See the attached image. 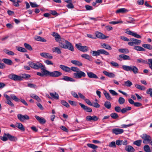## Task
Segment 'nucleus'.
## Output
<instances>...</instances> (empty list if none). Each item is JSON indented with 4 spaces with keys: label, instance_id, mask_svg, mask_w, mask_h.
I'll return each instance as SVG.
<instances>
[{
    "label": "nucleus",
    "instance_id": "1",
    "mask_svg": "<svg viewBox=\"0 0 152 152\" xmlns=\"http://www.w3.org/2000/svg\"><path fill=\"white\" fill-rule=\"evenodd\" d=\"M131 42L128 43V44L130 46H134V49L138 51H145V49L140 46H135L139 45L141 42L140 40L132 38L130 39Z\"/></svg>",
    "mask_w": 152,
    "mask_h": 152
},
{
    "label": "nucleus",
    "instance_id": "2",
    "mask_svg": "<svg viewBox=\"0 0 152 152\" xmlns=\"http://www.w3.org/2000/svg\"><path fill=\"white\" fill-rule=\"evenodd\" d=\"M28 64L32 68L35 69H40L45 68V66L39 61L34 62L33 61L28 62Z\"/></svg>",
    "mask_w": 152,
    "mask_h": 152
},
{
    "label": "nucleus",
    "instance_id": "3",
    "mask_svg": "<svg viewBox=\"0 0 152 152\" xmlns=\"http://www.w3.org/2000/svg\"><path fill=\"white\" fill-rule=\"evenodd\" d=\"M64 43L65 44L60 43L59 45L60 47L64 49H68L70 50L72 52L74 51V48L71 43L66 40H64Z\"/></svg>",
    "mask_w": 152,
    "mask_h": 152
},
{
    "label": "nucleus",
    "instance_id": "4",
    "mask_svg": "<svg viewBox=\"0 0 152 152\" xmlns=\"http://www.w3.org/2000/svg\"><path fill=\"white\" fill-rule=\"evenodd\" d=\"M91 53H92V55L93 56H99L100 54L106 56H109L110 54L108 52L104 49H99L97 51L91 50Z\"/></svg>",
    "mask_w": 152,
    "mask_h": 152
},
{
    "label": "nucleus",
    "instance_id": "5",
    "mask_svg": "<svg viewBox=\"0 0 152 152\" xmlns=\"http://www.w3.org/2000/svg\"><path fill=\"white\" fill-rule=\"evenodd\" d=\"M8 78L15 81H21L23 80V77L22 76L18 75L13 73H11L9 75Z\"/></svg>",
    "mask_w": 152,
    "mask_h": 152
},
{
    "label": "nucleus",
    "instance_id": "6",
    "mask_svg": "<svg viewBox=\"0 0 152 152\" xmlns=\"http://www.w3.org/2000/svg\"><path fill=\"white\" fill-rule=\"evenodd\" d=\"M47 76L54 77H58L62 75V73L58 71H55L52 72L47 70Z\"/></svg>",
    "mask_w": 152,
    "mask_h": 152
},
{
    "label": "nucleus",
    "instance_id": "7",
    "mask_svg": "<svg viewBox=\"0 0 152 152\" xmlns=\"http://www.w3.org/2000/svg\"><path fill=\"white\" fill-rule=\"evenodd\" d=\"M74 77L76 79L81 78L82 77H84L86 76V74L83 72L79 70L76 72L73 73Z\"/></svg>",
    "mask_w": 152,
    "mask_h": 152
},
{
    "label": "nucleus",
    "instance_id": "8",
    "mask_svg": "<svg viewBox=\"0 0 152 152\" xmlns=\"http://www.w3.org/2000/svg\"><path fill=\"white\" fill-rule=\"evenodd\" d=\"M141 137L143 139V143L144 144L148 143L151 139V137L149 135L145 134H142Z\"/></svg>",
    "mask_w": 152,
    "mask_h": 152
},
{
    "label": "nucleus",
    "instance_id": "9",
    "mask_svg": "<svg viewBox=\"0 0 152 152\" xmlns=\"http://www.w3.org/2000/svg\"><path fill=\"white\" fill-rule=\"evenodd\" d=\"M75 46L78 50L82 52H86L88 50V47L85 46H82L80 43L76 44Z\"/></svg>",
    "mask_w": 152,
    "mask_h": 152
},
{
    "label": "nucleus",
    "instance_id": "10",
    "mask_svg": "<svg viewBox=\"0 0 152 152\" xmlns=\"http://www.w3.org/2000/svg\"><path fill=\"white\" fill-rule=\"evenodd\" d=\"M18 119L21 122H24L25 120L29 119V117L27 115H23L21 114H19L17 115Z\"/></svg>",
    "mask_w": 152,
    "mask_h": 152
},
{
    "label": "nucleus",
    "instance_id": "11",
    "mask_svg": "<svg viewBox=\"0 0 152 152\" xmlns=\"http://www.w3.org/2000/svg\"><path fill=\"white\" fill-rule=\"evenodd\" d=\"M95 34L96 35L95 37L101 39H104L109 38V37L106 36L102 33L98 31L95 32Z\"/></svg>",
    "mask_w": 152,
    "mask_h": 152
},
{
    "label": "nucleus",
    "instance_id": "12",
    "mask_svg": "<svg viewBox=\"0 0 152 152\" xmlns=\"http://www.w3.org/2000/svg\"><path fill=\"white\" fill-rule=\"evenodd\" d=\"M41 70L42 73L37 72V75L41 77L47 76V70L45 69V68H42Z\"/></svg>",
    "mask_w": 152,
    "mask_h": 152
},
{
    "label": "nucleus",
    "instance_id": "13",
    "mask_svg": "<svg viewBox=\"0 0 152 152\" xmlns=\"http://www.w3.org/2000/svg\"><path fill=\"white\" fill-rule=\"evenodd\" d=\"M126 33L129 35H131L137 38H141V37L140 35L130 30H127Z\"/></svg>",
    "mask_w": 152,
    "mask_h": 152
},
{
    "label": "nucleus",
    "instance_id": "14",
    "mask_svg": "<svg viewBox=\"0 0 152 152\" xmlns=\"http://www.w3.org/2000/svg\"><path fill=\"white\" fill-rule=\"evenodd\" d=\"M124 130L121 129L115 128L112 130V133L116 135L121 134L124 132Z\"/></svg>",
    "mask_w": 152,
    "mask_h": 152
},
{
    "label": "nucleus",
    "instance_id": "15",
    "mask_svg": "<svg viewBox=\"0 0 152 152\" xmlns=\"http://www.w3.org/2000/svg\"><path fill=\"white\" fill-rule=\"evenodd\" d=\"M99 118L95 115H94L91 116L90 115H88L86 117V120L88 121H96L98 120Z\"/></svg>",
    "mask_w": 152,
    "mask_h": 152
},
{
    "label": "nucleus",
    "instance_id": "16",
    "mask_svg": "<svg viewBox=\"0 0 152 152\" xmlns=\"http://www.w3.org/2000/svg\"><path fill=\"white\" fill-rule=\"evenodd\" d=\"M40 55L45 58L52 59L53 56L50 53L43 52L40 53Z\"/></svg>",
    "mask_w": 152,
    "mask_h": 152
},
{
    "label": "nucleus",
    "instance_id": "17",
    "mask_svg": "<svg viewBox=\"0 0 152 152\" xmlns=\"http://www.w3.org/2000/svg\"><path fill=\"white\" fill-rule=\"evenodd\" d=\"M119 58L118 59L120 61L122 60L121 59H122L124 60H130L131 59L130 57L129 56L124 54L120 55L119 56Z\"/></svg>",
    "mask_w": 152,
    "mask_h": 152
},
{
    "label": "nucleus",
    "instance_id": "18",
    "mask_svg": "<svg viewBox=\"0 0 152 152\" xmlns=\"http://www.w3.org/2000/svg\"><path fill=\"white\" fill-rule=\"evenodd\" d=\"M52 35L53 37H54L55 40L56 42H59L60 43H61V37L58 34L55 32H53Z\"/></svg>",
    "mask_w": 152,
    "mask_h": 152
},
{
    "label": "nucleus",
    "instance_id": "19",
    "mask_svg": "<svg viewBox=\"0 0 152 152\" xmlns=\"http://www.w3.org/2000/svg\"><path fill=\"white\" fill-rule=\"evenodd\" d=\"M79 104L84 110H86L87 112H91L92 111V110L91 108L88 107L81 103H79Z\"/></svg>",
    "mask_w": 152,
    "mask_h": 152
},
{
    "label": "nucleus",
    "instance_id": "20",
    "mask_svg": "<svg viewBox=\"0 0 152 152\" xmlns=\"http://www.w3.org/2000/svg\"><path fill=\"white\" fill-rule=\"evenodd\" d=\"M125 150L128 152H134L135 149L132 146L128 145L125 147Z\"/></svg>",
    "mask_w": 152,
    "mask_h": 152
},
{
    "label": "nucleus",
    "instance_id": "21",
    "mask_svg": "<svg viewBox=\"0 0 152 152\" xmlns=\"http://www.w3.org/2000/svg\"><path fill=\"white\" fill-rule=\"evenodd\" d=\"M59 67L63 71L66 72L70 73V68L69 67L63 65H60Z\"/></svg>",
    "mask_w": 152,
    "mask_h": 152
},
{
    "label": "nucleus",
    "instance_id": "22",
    "mask_svg": "<svg viewBox=\"0 0 152 152\" xmlns=\"http://www.w3.org/2000/svg\"><path fill=\"white\" fill-rule=\"evenodd\" d=\"M103 73L106 76L111 78L114 77L115 76V75L112 72H109L106 71H103Z\"/></svg>",
    "mask_w": 152,
    "mask_h": 152
},
{
    "label": "nucleus",
    "instance_id": "23",
    "mask_svg": "<svg viewBox=\"0 0 152 152\" xmlns=\"http://www.w3.org/2000/svg\"><path fill=\"white\" fill-rule=\"evenodd\" d=\"M53 53H55L58 54L61 53V51L60 48L58 47H54L52 49Z\"/></svg>",
    "mask_w": 152,
    "mask_h": 152
},
{
    "label": "nucleus",
    "instance_id": "24",
    "mask_svg": "<svg viewBox=\"0 0 152 152\" xmlns=\"http://www.w3.org/2000/svg\"><path fill=\"white\" fill-rule=\"evenodd\" d=\"M87 73L88 77L90 78H93L95 79L98 78V76L92 72H87Z\"/></svg>",
    "mask_w": 152,
    "mask_h": 152
},
{
    "label": "nucleus",
    "instance_id": "25",
    "mask_svg": "<svg viewBox=\"0 0 152 152\" xmlns=\"http://www.w3.org/2000/svg\"><path fill=\"white\" fill-rule=\"evenodd\" d=\"M138 69L137 67L134 66H131L130 72H132L134 74L138 73Z\"/></svg>",
    "mask_w": 152,
    "mask_h": 152
},
{
    "label": "nucleus",
    "instance_id": "26",
    "mask_svg": "<svg viewBox=\"0 0 152 152\" xmlns=\"http://www.w3.org/2000/svg\"><path fill=\"white\" fill-rule=\"evenodd\" d=\"M35 118L41 124H44L46 122L45 119L42 117H39L37 115H35Z\"/></svg>",
    "mask_w": 152,
    "mask_h": 152
},
{
    "label": "nucleus",
    "instance_id": "27",
    "mask_svg": "<svg viewBox=\"0 0 152 152\" xmlns=\"http://www.w3.org/2000/svg\"><path fill=\"white\" fill-rule=\"evenodd\" d=\"M50 95L51 97V99H58L59 96L58 94L56 93H50Z\"/></svg>",
    "mask_w": 152,
    "mask_h": 152
},
{
    "label": "nucleus",
    "instance_id": "28",
    "mask_svg": "<svg viewBox=\"0 0 152 152\" xmlns=\"http://www.w3.org/2000/svg\"><path fill=\"white\" fill-rule=\"evenodd\" d=\"M16 126L22 131H24L25 128L23 124L20 123H16Z\"/></svg>",
    "mask_w": 152,
    "mask_h": 152
},
{
    "label": "nucleus",
    "instance_id": "29",
    "mask_svg": "<svg viewBox=\"0 0 152 152\" xmlns=\"http://www.w3.org/2000/svg\"><path fill=\"white\" fill-rule=\"evenodd\" d=\"M34 39L38 41L44 42H45L47 41L45 39L43 38H42L40 36H35V37H34Z\"/></svg>",
    "mask_w": 152,
    "mask_h": 152
},
{
    "label": "nucleus",
    "instance_id": "30",
    "mask_svg": "<svg viewBox=\"0 0 152 152\" xmlns=\"http://www.w3.org/2000/svg\"><path fill=\"white\" fill-rule=\"evenodd\" d=\"M62 80L66 81L74 82L75 80L72 78L67 76H64Z\"/></svg>",
    "mask_w": 152,
    "mask_h": 152
},
{
    "label": "nucleus",
    "instance_id": "31",
    "mask_svg": "<svg viewBox=\"0 0 152 152\" xmlns=\"http://www.w3.org/2000/svg\"><path fill=\"white\" fill-rule=\"evenodd\" d=\"M118 50L121 53L124 54H127L129 52V49L126 48L119 49Z\"/></svg>",
    "mask_w": 152,
    "mask_h": 152
},
{
    "label": "nucleus",
    "instance_id": "32",
    "mask_svg": "<svg viewBox=\"0 0 152 152\" xmlns=\"http://www.w3.org/2000/svg\"><path fill=\"white\" fill-rule=\"evenodd\" d=\"M2 61L7 64L10 65L12 64V61L10 59L7 58H4L2 59Z\"/></svg>",
    "mask_w": 152,
    "mask_h": 152
},
{
    "label": "nucleus",
    "instance_id": "33",
    "mask_svg": "<svg viewBox=\"0 0 152 152\" xmlns=\"http://www.w3.org/2000/svg\"><path fill=\"white\" fill-rule=\"evenodd\" d=\"M30 95L31 97L35 99L38 102L41 101V100L39 97L36 94H30Z\"/></svg>",
    "mask_w": 152,
    "mask_h": 152
},
{
    "label": "nucleus",
    "instance_id": "34",
    "mask_svg": "<svg viewBox=\"0 0 152 152\" xmlns=\"http://www.w3.org/2000/svg\"><path fill=\"white\" fill-rule=\"evenodd\" d=\"M103 93L105 98L108 100H111L112 99V98L110 94L106 91L104 90Z\"/></svg>",
    "mask_w": 152,
    "mask_h": 152
},
{
    "label": "nucleus",
    "instance_id": "35",
    "mask_svg": "<svg viewBox=\"0 0 152 152\" xmlns=\"http://www.w3.org/2000/svg\"><path fill=\"white\" fill-rule=\"evenodd\" d=\"M9 133H4L3 137H1L0 139L3 141H7L8 139Z\"/></svg>",
    "mask_w": 152,
    "mask_h": 152
},
{
    "label": "nucleus",
    "instance_id": "36",
    "mask_svg": "<svg viewBox=\"0 0 152 152\" xmlns=\"http://www.w3.org/2000/svg\"><path fill=\"white\" fill-rule=\"evenodd\" d=\"M71 62L73 64L78 66H82V64L80 61H78L72 60Z\"/></svg>",
    "mask_w": 152,
    "mask_h": 152
},
{
    "label": "nucleus",
    "instance_id": "37",
    "mask_svg": "<svg viewBox=\"0 0 152 152\" xmlns=\"http://www.w3.org/2000/svg\"><path fill=\"white\" fill-rule=\"evenodd\" d=\"M102 48L107 50H111L112 49V48L110 45L106 43H104L102 44Z\"/></svg>",
    "mask_w": 152,
    "mask_h": 152
},
{
    "label": "nucleus",
    "instance_id": "38",
    "mask_svg": "<svg viewBox=\"0 0 152 152\" xmlns=\"http://www.w3.org/2000/svg\"><path fill=\"white\" fill-rule=\"evenodd\" d=\"M128 10L124 8H120L116 11V13H125Z\"/></svg>",
    "mask_w": 152,
    "mask_h": 152
},
{
    "label": "nucleus",
    "instance_id": "39",
    "mask_svg": "<svg viewBox=\"0 0 152 152\" xmlns=\"http://www.w3.org/2000/svg\"><path fill=\"white\" fill-rule=\"evenodd\" d=\"M16 48L20 52L24 53L27 52L26 50L23 48L20 47H16Z\"/></svg>",
    "mask_w": 152,
    "mask_h": 152
},
{
    "label": "nucleus",
    "instance_id": "40",
    "mask_svg": "<svg viewBox=\"0 0 152 152\" xmlns=\"http://www.w3.org/2000/svg\"><path fill=\"white\" fill-rule=\"evenodd\" d=\"M135 86L137 88L141 90H145L146 88L145 87L140 86L137 84L135 85Z\"/></svg>",
    "mask_w": 152,
    "mask_h": 152
},
{
    "label": "nucleus",
    "instance_id": "41",
    "mask_svg": "<svg viewBox=\"0 0 152 152\" xmlns=\"http://www.w3.org/2000/svg\"><path fill=\"white\" fill-rule=\"evenodd\" d=\"M110 116L113 119H117L119 117L118 114L115 113H113L110 114Z\"/></svg>",
    "mask_w": 152,
    "mask_h": 152
},
{
    "label": "nucleus",
    "instance_id": "42",
    "mask_svg": "<svg viewBox=\"0 0 152 152\" xmlns=\"http://www.w3.org/2000/svg\"><path fill=\"white\" fill-rule=\"evenodd\" d=\"M8 139L11 141H16L17 140V139L15 137L12 136L9 133Z\"/></svg>",
    "mask_w": 152,
    "mask_h": 152
},
{
    "label": "nucleus",
    "instance_id": "43",
    "mask_svg": "<svg viewBox=\"0 0 152 152\" xmlns=\"http://www.w3.org/2000/svg\"><path fill=\"white\" fill-rule=\"evenodd\" d=\"M142 46L143 47L149 50L152 49V46L151 45L148 44H143L142 45Z\"/></svg>",
    "mask_w": 152,
    "mask_h": 152
},
{
    "label": "nucleus",
    "instance_id": "44",
    "mask_svg": "<svg viewBox=\"0 0 152 152\" xmlns=\"http://www.w3.org/2000/svg\"><path fill=\"white\" fill-rule=\"evenodd\" d=\"M143 149L145 152H151L150 147L148 145H146L144 146Z\"/></svg>",
    "mask_w": 152,
    "mask_h": 152
},
{
    "label": "nucleus",
    "instance_id": "45",
    "mask_svg": "<svg viewBox=\"0 0 152 152\" xmlns=\"http://www.w3.org/2000/svg\"><path fill=\"white\" fill-rule=\"evenodd\" d=\"M24 46L26 49L29 50L31 51L32 50V48L31 45L28 43H24Z\"/></svg>",
    "mask_w": 152,
    "mask_h": 152
},
{
    "label": "nucleus",
    "instance_id": "46",
    "mask_svg": "<svg viewBox=\"0 0 152 152\" xmlns=\"http://www.w3.org/2000/svg\"><path fill=\"white\" fill-rule=\"evenodd\" d=\"M87 146L91 148L94 149H95L98 148V147L94 144L90 143H88Z\"/></svg>",
    "mask_w": 152,
    "mask_h": 152
},
{
    "label": "nucleus",
    "instance_id": "47",
    "mask_svg": "<svg viewBox=\"0 0 152 152\" xmlns=\"http://www.w3.org/2000/svg\"><path fill=\"white\" fill-rule=\"evenodd\" d=\"M105 107L108 109H110L111 107L110 102L108 101H106L104 104Z\"/></svg>",
    "mask_w": 152,
    "mask_h": 152
},
{
    "label": "nucleus",
    "instance_id": "48",
    "mask_svg": "<svg viewBox=\"0 0 152 152\" xmlns=\"http://www.w3.org/2000/svg\"><path fill=\"white\" fill-rule=\"evenodd\" d=\"M134 21V19L132 18L129 17L128 20H126V22H123L124 23H133Z\"/></svg>",
    "mask_w": 152,
    "mask_h": 152
},
{
    "label": "nucleus",
    "instance_id": "49",
    "mask_svg": "<svg viewBox=\"0 0 152 152\" xmlns=\"http://www.w3.org/2000/svg\"><path fill=\"white\" fill-rule=\"evenodd\" d=\"M142 141L141 140H137L133 142V144L138 146H140L141 145Z\"/></svg>",
    "mask_w": 152,
    "mask_h": 152
},
{
    "label": "nucleus",
    "instance_id": "50",
    "mask_svg": "<svg viewBox=\"0 0 152 152\" xmlns=\"http://www.w3.org/2000/svg\"><path fill=\"white\" fill-rule=\"evenodd\" d=\"M4 52L6 54L10 56H14L15 54V53L13 52L8 50H5Z\"/></svg>",
    "mask_w": 152,
    "mask_h": 152
},
{
    "label": "nucleus",
    "instance_id": "51",
    "mask_svg": "<svg viewBox=\"0 0 152 152\" xmlns=\"http://www.w3.org/2000/svg\"><path fill=\"white\" fill-rule=\"evenodd\" d=\"M131 66H128L127 65H123L122 66V68L124 70L128 71L130 70Z\"/></svg>",
    "mask_w": 152,
    "mask_h": 152
},
{
    "label": "nucleus",
    "instance_id": "52",
    "mask_svg": "<svg viewBox=\"0 0 152 152\" xmlns=\"http://www.w3.org/2000/svg\"><path fill=\"white\" fill-rule=\"evenodd\" d=\"M13 5L15 7H18L19 6V3H20V0H17L15 1V0H14V1L12 2Z\"/></svg>",
    "mask_w": 152,
    "mask_h": 152
},
{
    "label": "nucleus",
    "instance_id": "53",
    "mask_svg": "<svg viewBox=\"0 0 152 152\" xmlns=\"http://www.w3.org/2000/svg\"><path fill=\"white\" fill-rule=\"evenodd\" d=\"M125 102V100L123 98L120 97L119 98L118 102L120 104H124V103Z\"/></svg>",
    "mask_w": 152,
    "mask_h": 152
},
{
    "label": "nucleus",
    "instance_id": "54",
    "mask_svg": "<svg viewBox=\"0 0 152 152\" xmlns=\"http://www.w3.org/2000/svg\"><path fill=\"white\" fill-rule=\"evenodd\" d=\"M136 62L137 63H140L142 64H146L147 61L142 59L139 58L137 60Z\"/></svg>",
    "mask_w": 152,
    "mask_h": 152
},
{
    "label": "nucleus",
    "instance_id": "55",
    "mask_svg": "<svg viewBox=\"0 0 152 152\" xmlns=\"http://www.w3.org/2000/svg\"><path fill=\"white\" fill-rule=\"evenodd\" d=\"M81 56L82 58H84L90 61L91 60V57L88 54H82L81 55Z\"/></svg>",
    "mask_w": 152,
    "mask_h": 152
},
{
    "label": "nucleus",
    "instance_id": "56",
    "mask_svg": "<svg viewBox=\"0 0 152 152\" xmlns=\"http://www.w3.org/2000/svg\"><path fill=\"white\" fill-rule=\"evenodd\" d=\"M121 23H123V22L122 20H118V21H112L111 22H109V23L110 24H113V25L116 24H117Z\"/></svg>",
    "mask_w": 152,
    "mask_h": 152
},
{
    "label": "nucleus",
    "instance_id": "57",
    "mask_svg": "<svg viewBox=\"0 0 152 152\" xmlns=\"http://www.w3.org/2000/svg\"><path fill=\"white\" fill-rule=\"evenodd\" d=\"M111 148H116V146L115 142L114 141L111 142L108 145Z\"/></svg>",
    "mask_w": 152,
    "mask_h": 152
},
{
    "label": "nucleus",
    "instance_id": "58",
    "mask_svg": "<svg viewBox=\"0 0 152 152\" xmlns=\"http://www.w3.org/2000/svg\"><path fill=\"white\" fill-rule=\"evenodd\" d=\"M61 104L64 105V106L66 107H69V104L66 101L64 100H62L61 102Z\"/></svg>",
    "mask_w": 152,
    "mask_h": 152
},
{
    "label": "nucleus",
    "instance_id": "59",
    "mask_svg": "<svg viewBox=\"0 0 152 152\" xmlns=\"http://www.w3.org/2000/svg\"><path fill=\"white\" fill-rule=\"evenodd\" d=\"M110 64L112 66L116 67H118L119 66V64H118L113 61H111L110 62Z\"/></svg>",
    "mask_w": 152,
    "mask_h": 152
},
{
    "label": "nucleus",
    "instance_id": "60",
    "mask_svg": "<svg viewBox=\"0 0 152 152\" xmlns=\"http://www.w3.org/2000/svg\"><path fill=\"white\" fill-rule=\"evenodd\" d=\"M79 70V69L77 67H72L70 68V72H71V71L76 72Z\"/></svg>",
    "mask_w": 152,
    "mask_h": 152
},
{
    "label": "nucleus",
    "instance_id": "61",
    "mask_svg": "<svg viewBox=\"0 0 152 152\" xmlns=\"http://www.w3.org/2000/svg\"><path fill=\"white\" fill-rule=\"evenodd\" d=\"M146 93L149 95L151 97H152V88H149L147 89L146 91Z\"/></svg>",
    "mask_w": 152,
    "mask_h": 152
},
{
    "label": "nucleus",
    "instance_id": "62",
    "mask_svg": "<svg viewBox=\"0 0 152 152\" xmlns=\"http://www.w3.org/2000/svg\"><path fill=\"white\" fill-rule=\"evenodd\" d=\"M11 98L16 102H18L19 101V99L14 94H12L10 95Z\"/></svg>",
    "mask_w": 152,
    "mask_h": 152
},
{
    "label": "nucleus",
    "instance_id": "63",
    "mask_svg": "<svg viewBox=\"0 0 152 152\" xmlns=\"http://www.w3.org/2000/svg\"><path fill=\"white\" fill-rule=\"evenodd\" d=\"M148 61L149 67L152 70V58L148 59Z\"/></svg>",
    "mask_w": 152,
    "mask_h": 152
},
{
    "label": "nucleus",
    "instance_id": "64",
    "mask_svg": "<svg viewBox=\"0 0 152 152\" xmlns=\"http://www.w3.org/2000/svg\"><path fill=\"white\" fill-rule=\"evenodd\" d=\"M124 83L125 85L127 87H130L132 85V82L129 80H127Z\"/></svg>",
    "mask_w": 152,
    "mask_h": 152
}]
</instances>
